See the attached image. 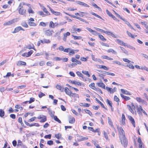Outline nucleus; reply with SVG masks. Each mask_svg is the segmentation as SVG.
Returning <instances> with one entry per match:
<instances>
[{
  "instance_id": "nucleus-1",
  "label": "nucleus",
  "mask_w": 148,
  "mask_h": 148,
  "mask_svg": "<svg viewBox=\"0 0 148 148\" xmlns=\"http://www.w3.org/2000/svg\"><path fill=\"white\" fill-rule=\"evenodd\" d=\"M119 137L120 140H121L122 138L125 137L124 131L121 127L119 128Z\"/></svg>"
},
{
  "instance_id": "nucleus-2",
  "label": "nucleus",
  "mask_w": 148,
  "mask_h": 148,
  "mask_svg": "<svg viewBox=\"0 0 148 148\" xmlns=\"http://www.w3.org/2000/svg\"><path fill=\"white\" fill-rule=\"evenodd\" d=\"M18 10L19 13L24 16H26V10L23 8L22 6H21L19 5L18 8Z\"/></svg>"
},
{
  "instance_id": "nucleus-3",
  "label": "nucleus",
  "mask_w": 148,
  "mask_h": 148,
  "mask_svg": "<svg viewBox=\"0 0 148 148\" xmlns=\"http://www.w3.org/2000/svg\"><path fill=\"white\" fill-rule=\"evenodd\" d=\"M122 145L125 147H127L128 142L126 137H125L124 138H122L121 140H120Z\"/></svg>"
},
{
  "instance_id": "nucleus-4",
  "label": "nucleus",
  "mask_w": 148,
  "mask_h": 148,
  "mask_svg": "<svg viewBox=\"0 0 148 148\" xmlns=\"http://www.w3.org/2000/svg\"><path fill=\"white\" fill-rule=\"evenodd\" d=\"M54 32L52 30L48 29L45 31V34L47 36H50L52 35V34L54 33Z\"/></svg>"
},
{
  "instance_id": "nucleus-5",
  "label": "nucleus",
  "mask_w": 148,
  "mask_h": 148,
  "mask_svg": "<svg viewBox=\"0 0 148 148\" xmlns=\"http://www.w3.org/2000/svg\"><path fill=\"white\" fill-rule=\"evenodd\" d=\"M136 100L137 101L140 103H141L143 104H144L145 105H147V102L144 100L142 99L141 98L139 97H136Z\"/></svg>"
},
{
  "instance_id": "nucleus-6",
  "label": "nucleus",
  "mask_w": 148,
  "mask_h": 148,
  "mask_svg": "<svg viewBox=\"0 0 148 148\" xmlns=\"http://www.w3.org/2000/svg\"><path fill=\"white\" fill-rule=\"evenodd\" d=\"M21 30L24 31L25 30L22 28L21 27L19 26L16 27L14 29V31L12 32L13 33H15L18 32Z\"/></svg>"
},
{
  "instance_id": "nucleus-7",
  "label": "nucleus",
  "mask_w": 148,
  "mask_h": 148,
  "mask_svg": "<svg viewBox=\"0 0 148 148\" xmlns=\"http://www.w3.org/2000/svg\"><path fill=\"white\" fill-rule=\"evenodd\" d=\"M75 2L78 4L83 6L85 7H89V6L87 4L80 1H76Z\"/></svg>"
},
{
  "instance_id": "nucleus-8",
  "label": "nucleus",
  "mask_w": 148,
  "mask_h": 148,
  "mask_svg": "<svg viewBox=\"0 0 148 148\" xmlns=\"http://www.w3.org/2000/svg\"><path fill=\"white\" fill-rule=\"evenodd\" d=\"M86 29L89 32H91L93 35H96L97 34L99 35V33H98L97 31L93 30L90 28L87 27L86 28Z\"/></svg>"
},
{
  "instance_id": "nucleus-9",
  "label": "nucleus",
  "mask_w": 148,
  "mask_h": 148,
  "mask_svg": "<svg viewBox=\"0 0 148 148\" xmlns=\"http://www.w3.org/2000/svg\"><path fill=\"white\" fill-rule=\"evenodd\" d=\"M128 118L130 121L131 122L132 124L134 127H135V121L134 118L130 116H128Z\"/></svg>"
},
{
  "instance_id": "nucleus-10",
  "label": "nucleus",
  "mask_w": 148,
  "mask_h": 148,
  "mask_svg": "<svg viewBox=\"0 0 148 148\" xmlns=\"http://www.w3.org/2000/svg\"><path fill=\"white\" fill-rule=\"evenodd\" d=\"M104 33L108 35L111 36L112 37L114 38H116V35L114 34L111 31L107 32L106 31H105Z\"/></svg>"
},
{
  "instance_id": "nucleus-11",
  "label": "nucleus",
  "mask_w": 148,
  "mask_h": 148,
  "mask_svg": "<svg viewBox=\"0 0 148 148\" xmlns=\"http://www.w3.org/2000/svg\"><path fill=\"white\" fill-rule=\"evenodd\" d=\"M14 20L13 19L11 20H10L9 21L7 22H5L4 23L3 25H10L12 24H13L14 22Z\"/></svg>"
},
{
  "instance_id": "nucleus-12",
  "label": "nucleus",
  "mask_w": 148,
  "mask_h": 148,
  "mask_svg": "<svg viewBox=\"0 0 148 148\" xmlns=\"http://www.w3.org/2000/svg\"><path fill=\"white\" fill-rule=\"evenodd\" d=\"M98 86L102 87L103 88L105 89V85L103 82H98L97 84Z\"/></svg>"
},
{
  "instance_id": "nucleus-13",
  "label": "nucleus",
  "mask_w": 148,
  "mask_h": 148,
  "mask_svg": "<svg viewBox=\"0 0 148 148\" xmlns=\"http://www.w3.org/2000/svg\"><path fill=\"white\" fill-rule=\"evenodd\" d=\"M40 41L42 43H49L50 42V41L49 39H46L44 38L42 40H40Z\"/></svg>"
},
{
  "instance_id": "nucleus-14",
  "label": "nucleus",
  "mask_w": 148,
  "mask_h": 148,
  "mask_svg": "<svg viewBox=\"0 0 148 148\" xmlns=\"http://www.w3.org/2000/svg\"><path fill=\"white\" fill-rule=\"evenodd\" d=\"M70 35V33L69 32H67L66 33L64 34V37L63 38V40L65 41L66 40V38L67 36H69Z\"/></svg>"
},
{
  "instance_id": "nucleus-15",
  "label": "nucleus",
  "mask_w": 148,
  "mask_h": 148,
  "mask_svg": "<svg viewBox=\"0 0 148 148\" xmlns=\"http://www.w3.org/2000/svg\"><path fill=\"white\" fill-rule=\"evenodd\" d=\"M95 100L99 103L101 105V106L103 107V108L106 110H107V108L105 107L103 103H102L98 99L96 98L95 99Z\"/></svg>"
},
{
  "instance_id": "nucleus-16",
  "label": "nucleus",
  "mask_w": 148,
  "mask_h": 148,
  "mask_svg": "<svg viewBox=\"0 0 148 148\" xmlns=\"http://www.w3.org/2000/svg\"><path fill=\"white\" fill-rule=\"evenodd\" d=\"M107 52L108 53H112L115 55H116L117 54V53L115 51L111 49H109L108 50Z\"/></svg>"
},
{
  "instance_id": "nucleus-17",
  "label": "nucleus",
  "mask_w": 148,
  "mask_h": 148,
  "mask_svg": "<svg viewBox=\"0 0 148 148\" xmlns=\"http://www.w3.org/2000/svg\"><path fill=\"white\" fill-rule=\"evenodd\" d=\"M136 108L137 111V112L139 113H141V112L143 110V109L142 107L140 106H139V107L137 106Z\"/></svg>"
},
{
  "instance_id": "nucleus-18",
  "label": "nucleus",
  "mask_w": 148,
  "mask_h": 148,
  "mask_svg": "<svg viewBox=\"0 0 148 148\" xmlns=\"http://www.w3.org/2000/svg\"><path fill=\"white\" fill-rule=\"evenodd\" d=\"M16 64L17 65H24L25 66L26 65V63L22 61H18L17 63Z\"/></svg>"
},
{
  "instance_id": "nucleus-19",
  "label": "nucleus",
  "mask_w": 148,
  "mask_h": 148,
  "mask_svg": "<svg viewBox=\"0 0 148 148\" xmlns=\"http://www.w3.org/2000/svg\"><path fill=\"white\" fill-rule=\"evenodd\" d=\"M56 87L58 89L60 90L61 92H63L64 91V88L61 86L60 85L58 84L56 86Z\"/></svg>"
},
{
  "instance_id": "nucleus-20",
  "label": "nucleus",
  "mask_w": 148,
  "mask_h": 148,
  "mask_svg": "<svg viewBox=\"0 0 148 148\" xmlns=\"http://www.w3.org/2000/svg\"><path fill=\"white\" fill-rule=\"evenodd\" d=\"M64 91L66 94L69 95L71 94V91L67 87H66L64 88Z\"/></svg>"
},
{
  "instance_id": "nucleus-21",
  "label": "nucleus",
  "mask_w": 148,
  "mask_h": 148,
  "mask_svg": "<svg viewBox=\"0 0 148 148\" xmlns=\"http://www.w3.org/2000/svg\"><path fill=\"white\" fill-rule=\"evenodd\" d=\"M125 116L123 114H122V124L123 125L125 124Z\"/></svg>"
},
{
  "instance_id": "nucleus-22",
  "label": "nucleus",
  "mask_w": 148,
  "mask_h": 148,
  "mask_svg": "<svg viewBox=\"0 0 148 148\" xmlns=\"http://www.w3.org/2000/svg\"><path fill=\"white\" fill-rule=\"evenodd\" d=\"M121 97H122L123 99H124L125 100L127 101L130 100V97L126 96H124L122 94H120Z\"/></svg>"
},
{
  "instance_id": "nucleus-23",
  "label": "nucleus",
  "mask_w": 148,
  "mask_h": 148,
  "mask_svg": "<svg viewBox=\"0 0 148 148\" xmlns=\"http://www.w3.org/2000/svg\"><path fill=\"white\" fill-rule=\"evenodd\" d=\"M119 47L121 49V50L124 53L127 55H128V52L126 50V49L121 46H120Z\"/></svg>"
},
{
  "instance_id": "nucleus-24",
  "label": "nucleus",
  "mask_w": 148,
  "mask_h": 148,
  "mask_svg": "<svg viewBox=\"0 0 148 148\" xmlns=\"http://www.w3.org/2000/svg\"><path fill=\"white\" fill-rule=\"evenodd\" d=\"M71 83L72 84H74L75 85H77L79 86H81V84L80 82H78V81H71Z\"/></svg>"
},
{
  "instance_id": "nucleus-25",
  "label": "nucleus",
  "mask_w": 148,
  "mask_h": 148,
  "mask_svg": "<svg viewBox=\"0 0 148 148\" xmlns=\"http://www.w3.org/2000/svg\"><path fill=\"white\" fill-rule=\"evenodd\" d=\"M108 122L109 124V125L112 127H113L114 126V125L113 124V123L111 121V119H110V118L109 117H108Z\"/></svg>"
},
{
  "instance_id": "nucleus-26",
  "label": "nucleus",
  "mask_w": 148,
  "mask_h": 148,
  "mask_svg": "<svg viewBox=\"0 0 148 148\" xmlns=\"http://www.w3.org/2000/svg\"><path fill=\"white\" fill-rule=\"evenodd\" d=\"M75 121V119L73 117L69 119V122L70 123H74Z\"/></svg>"
},
{
  "instance_id": "nucleus-27",
  "label": "nucleus",
  "mask_w": 148,
  "mask_h": 148,
  "mask_svg": "<svg viewBox=\"0 0 148 148\" xmlns=\"http://www.w3.org/2000/svg\"><path fill=\"white\" fill-rule=\"evenodd\" d=\"M121 91L124 94H125L127 95H130L129 92L126 90H124L123 89H121Z\"/></svg>"
},
{
  "instance_id": "nucleus-28",
  "label": "nucleus",
  "mask_w": 148,
  "mask_h": 148,
  "mask_svg": "<svg viewBox=\"0 0 148 148\" xmlns=\"http://www.w3.org/2000/svg\"><path fill=\"white\" fill-rule=\"evenodd\" d=\"M49 114H50L51 116L53 117L54 116V112L51 109H48Z\"/></svg>"
},
{
  "instance_id": "nucleus-29",
  "label": "nucleus",
  "mask_w": 148,
  "mask_h": 148,
  "mask_svg": "<svg viewBox=\"0 0 148 148\" xmlns=\"http://www.w3.org/2000/svg\"><path fill=\"white\" fill-rule=\"evenodd\" d=\"M91 14H92V15L95 16L96 17H97L98 18L101 19L103 20H104L101 16H100L96 14V13H94V12H91Z\"/></svg>"
},
{
  "instance_id": "nucleus-30",
  "label": "nucleus",
  "mask_w": 148,
  "mask_h": 148,
  "mask_svg": "<svg viewBox=\"0 0 148 148\" xmlns=\"http://www.w3.org/2000/svg\"><path fill=\"white\" fill-rule=\"evenodd\" d=\"M42 10L43 11L47 14L49 15L50 13L47 11L46 8L44 6H42Z\"/></svg>"
},
{
  "instance_id": "nucleus-31",
  "label": "nucleus",
  "mask_w": 148,
  "mask_h": 148,
  "mask_svg": "<svg viewBox=\"0 0 148 148\" xmlns=\"http://www.w3.org/2000/svg\"><path fill=\"white\" fill-rule=\"evenodd\" d=\"M98 36L99 38L102 41H105L106 40V39L104 38V37L101 35L99 34L98 35Z\"/></svg>"
},
{
  "instance_id": "nucleus-32",
  "label": "nucleus",
  "mask_w": 148,
  "mask_h": 148,
  "mask_svg": "<svg viewBox=\"0 0 148 148\" xmlns=\"http://www.w3.org/2000/svg\"><path fill=\"white\" fill-rule=\"evenodd\" d=\"M49 27L50 28H54L55 27L54 23L53 21H51L50 22L49 24Z\"/></svg>"
},
{
  "instance_id": "nucleus-33",
  "label": "nucleus",
  "mask_w": 148,
  "mask_h": 148,
  "mask_svg": "<svg viewBox=\"0 0 148 148\" xmlns=\"http://www.w3.org/2000/svg\"><path fill=\"white\" fill-rule=\"evenodd\" d=\"M76 74L78 76L81 77L83 79H84L83 75L80 72L78 71L77 72H76Z\"/></svg>"
},
{
  "instance_id": "nucleus-34",
  "label": "nucleus",
  "mask_w": 148,
  "mask_h": 148,
  "mask_svg": "<svg viewBox=\"0 0 148 148\" xmlns=\"http://www.w3.org/2000/svg\"><path fill=\"white\" fill-rule=\"evenodd\" d=\"M114 12H115V14L116 15V16H117L119 18H120V19H121V20H122L123 21H125V18H122L120 15H119V14H118L116 12H115V11H114Z\"/></svg>"
},
{
  "instance_id": "nucleus-35",
  "label": "nucleus",
  "mask_w": 148,
  "mask_h": 148,
  "mask_svg": "<svg viewBox=\"0 0 148 148\" xmlns=\"http://www.w3.org/2000/svg\"><path fill=\"white\" fill-rule=\"evenodd\" d=\"M99 68L101 69H103L107 71L109 69V68L106 66L103 65H99Z\"/></svg>"
},
{
  "instance_id": "nucleus-36",
  "label": "nucleus",
  "mask_w": 148,
  "mask_h": 148,
  "mask_svg": "<svg viewBox=\"0 0 148 148\" xmlns=\"http://www.w3.org/2000/svg\"><path fill=\"white\" fill-rule=\"evenodd\" d=\"M28 23L30 26H36V23L32 22L29 21Z\"/></svg>"
},
{
  "instance_id": "nucleus-37",
  "label": "nucleus",
  "mask_w": 148,
  "mask_h": 148,
  "mask_svg": "<svg viewBox=\"0 0 148 148\" xmlns=\"http://www.w3.org/2000/svg\"><path fill=\"white\" fill-rule=\"evenodd\" d=\"M52 13L56 16H60L61 15V14L60 12L55 11L54 10H53V12H52Z\"/></svg>"
},
{
  "instance_id": "nucleus-38",
  "label": "nucleus",
  "mask_w": 148,
  "mask_h": 148,
  "mask_svg": "<svg viewBox=\"0 0 148 148\" xmlns=\"http://www.w3.org/2000/svg\"><path fill=\"white\" fill-rule=\"evenodd\" d=\"M21 25L23 27L26 28L27 27H28L27 24L25 22L21 23Z\"/></svg>"
},
{
  "instance_id": "nucleus-39",
  "label": "nucleus",
  "mask_w": 148,
  "mask_h": 148,
  "mask_svg": "<svg viewBox=\"0 0 148 148\" xmlns=\"http://www.w3.org/2000/svg\"><path fill=\"white\" fill-rule=\"evenodd\" d=\"M5 114L4 112L2 109H0V116L2 117L4 116Z\"/></svg>"
},
{
  "instance_id": "nucleus-40",
  "label": "nucleus",
  "mask_w": 148,
  "mask_h": 148,
  "mask_svg": "<svg viewBox=\"0 0 148 148\" xmlns=\"http://www.w3.org/2000/svg\"><path fill=\"white\" fill-rule=\"evenodd\" d=\"M82 72L83 73L86 75L88 77H90V75L88 71H82Z\"/></svg>"
},
{
  "instance_id": "nucleus-41",
  "label": "nucleus",
  "mask_w": 148,
  "mask_h": 148,
  "mask_svg": "<svg viewBox=\"0 0 148 148\" xmlns=\"http://www.w3.org/2000/svg\"><path fill=\"white\" fill-rule=\"evenodd\" d=\"M53 119H54V120L58 122L59 123H61V121H60V120L57 117L55 116H54V117H53Z\"/></svg>"
},
{
  "instance_id": "nucleus-42",
  "label": "nucleus",
  "mask_w": 148,
  "mask_h": 148,
  "mask_svg": "<svg viewBox=\"0 0 148 148\" xmlns=\"http://www.w3.org/2000/svg\"><path fill=\"white\" fill-rule=\"evenodd\" d=\"M140 69L145 70L148 72V68L145 66H141Z\"/></svg>"
},
{
  "instance_id": "nucleus-43",
  "label": "nucleus",
  "mask_w": 148,
  "mask_h": 148,
  "mask_svg": "<svg viewBox=\"0 0 148 148\" xmlns=\"http://www.w3.org/2000/svg\"><path fill=\"white\" fill-rule=\"evenodd\" d=\"M34 47V45L32 44V45H28L27 46L26 48H27L28 49H34V50H35L34 48L33 47Z\"/></svg>"
},
{
  "instance_id": "nucleus-44",
  "label": "nucleus",
  "mask_w": 148,
  "mask_h": 148,
  "mask_svg": "<svg viewBox=\"0 0 148 148\" xmlns=\"http://www.w3.org/2000/svg\"><path fill=\"white\" fill-rule=\"evenodd\" d=\"M55 136L58 139H59L61 137V135L60 133H58L57 134H55Z\"/></svg>"
},
{
  "instance_id": "nucleus-45",
  "label": "nucleus",
  "mask_w": 148,
  "mask_h": 148,
  "mask_svg": "<svg viewBox=\"0 0 148 148\" xmlns=\"http://www.w3.org/2000/svg\"><path fill=\"white\" fill-rule=\"evenodd\" d=\"M127 107L128 108L129 110L132 113H134V112L133 110L132 109V108L131 107V106L129 105H127Z\"/></svg>"
},
{
  "instance_id": "nucleus-46",
  "label": "nucleus",
  "mask_w": 148,
  "mask_h": 148,
  "mask_svg": "<svg viewBox=\"0 0 148 148\" xmlns=\"http://www.w3.org/2000/svg\"><path fill=\"white\" fill-rule=\"evenodd\" d=\"M88 138L87 137H83L81 138L78 140V141L80 142L83 140H86L88 139Z\"/></svg>"
},
{
  "instance_id": "nucleus-47",
  "label": "nucleus",
  "mask_w": 148,
  "mask_h": 148,
  "mask_svg": "<svg viewBox=\"0 0 148 148\" xmlns=\"http://www.w3.org/2000/svg\"><path fill=\"white\" fill-rule=\"evenodd\" d=\"M106 89L108 92H109L110 93H112V89L111 88H110L106 86Z\"/></svg>"
},
{
  "instance_id": "nucleus-48",
  "label": "nucleus",
  "mask_w": 148,
  "mask_h": 148,
  "mask_svg": "<svg viewBox=\"0 0 148 148\" xmlns=\"http://www.w3.org/2000/svg\"><path fill=\"white\" fill-rule=\"evenodd\" d=\"M84 111L86 113L89 114L90 116H91L92 115L91 112L89 110H84Z\"/></svg>"
},
{
  "instance_id": "nucleus-49",
  "label": "nucleus",
  "mask_w": 148,
  "mask_h": 148,
  "mask_svg": "<svg viewBox=\"0 0 148 148\" xmlns=\"http://www.w3.org/2000/svg\"><path fill=\"white\" fill-rule=\"evenodd\" d=\"M116 41L119 43L120 45H122V43L123 41L119 40V39H116Z\"/></svg>"
},
{
  "instance_id": "nucleus-50",
  "label": "nucleus",
  "mask_w": 148,
  "mask_h": 148,
  "mask_svg": "<svg viewBox=\"0 0 148 148\" xmlns=\"http://www.w3.org/2000/svg\"><path fill=\"white\" fill-rule=\"evenodd\" d=\"M38 13L40 15L42 16H46V15L42 11H38Z\"/></svg>"
},
{
  "instance_id": "nucleus-51",
  "label": "nucleus",
  "mask_w": 148,
  "mask_h": 148,
  "mask_svg": "<svg viewBox=\"0 0 148 148\" xmlns=\"http://www.w3.org/2000/svg\"><path fill=\"white\" fill-rule=\"evenodd\" d=\"M128 67L130 69H134V66L132 64H130L129 65H127L126 66V67Z\"/></svg>"
},
{
  "instance_id": "nucleus-52",
  "label": "nucleus",
  "mask_w": 148,
  "mask_h": 148,
  "mask_svg": "<svg viewBox=\"0 0 148 148\" xmlns=\"http://www.w3.org/2000/svg\"><path fill=\"white\" fill-rule=\"evenodd\" d=\"M28 11L29 13L34 14V12L32 9L31 7L29 8Z\"/></svg>"
},
{
  "instance_id": "nucleus-53",
  "label": "nucleus",
  "mask_w": 148,
  "mask_h": 148,
  "mask_svg": "<svg viewBox=\"0 0 148 148\" xmlns=\"http://www.w3.org/2000/svg\"><path fill=\"white\" fill-rule=\"evenodd\" d=\"M73 36L75 40L79 39L82 38V37L80 36H74L73 35Z\"/></svg>"
},
{
  "instance_id": "nucleus-54",
  "label": "nucleus",
  "mask_w": 148,
  "mask_h": 148,
  "mask_svg": "<svg viewBox=\"0 0 148 148\" xmlns=\"http://www.w3.org/2000/svg\"><path fill=\"white\" fill-rule=\"evenodd\" d=\"M106 12L108 15L110 17H111L113 15L108 10H106Z\"/></svg>"
},
{
  "instance_id": "nucleus-55",
  "label": "nucleus",
  "mask_w": 148,
  "mask_h": 148,
  "mask_svg": "<svg viewBox=\"0 0 148 148\" xmlns=\"http://www.w3.org/2000/svg\"><path fill=\"white\" fill-rule=\"evenodd\" d=\"M106 101L107 103L110 106H111L112 105V102L110 101L108 99H107Z\"/></svg>"
},
{
  "instance_id": "nucleus-56",
  "label": "nucleus",
  "mask_w": 148,
  "mask_h": 148,
  "mask_svg": "<svg viewBox=\"0 0 148 148\" xmlns=\"http://www.w3.org/2000/svg\"><path fill=\"white\" fill-rule=\"evenodd\" d=\"M47 144L49 145H51L53 144V141L51 140H49L47 141Z\"/></svg>"
},
{
  "instance_id": "nucleus-57",
  "label": "nucleus",
  "mask_w": 148,
  "mask_h": 148,
  "mask_svg": "<svg viewBox=\"0 0 148 148\" xmlns=\"http://www.w3.org/2000/svg\"><path fill=\"white\" fill-rule=\"evenodd\" d=\"M127 34H128V35L130 37H132V38H134V36H133V35H132V34L130 32H128V31H127Z\"/></svg>"
},
{
  "instance_id": "nucleus-58",
  "label": "nucleus",
  "mask_w": 148,
  "mask_h": 148,
  "mask_svg": "<svg viewBox=\"0 0 148 148\" xmlns=\"http://www.w3.org/2000/svg\"><path fill=\"white\" fill-rule=\"evenodd\" d=\"M69 53L70 55H72L75 54V52L74 51V50L73 49H71Z\"/></svg>"
},
{
  "instance_id": "nucleus-59",
  "label": "nucleus",
  "mask_w": 148,
  "mask_h": 148,
  "mask_svg": "<svg viewBox=\"0 0 148 148\" xmlns=\"http://www.w3.org/2000/svg\"><path fill=\"white\" fill-rule=\"evenodd\" d=\"M104 135L105 138L108 140V137L107 133L104 131H103Z\"/></svg>"
},
{
  "instance_id": "nucleus-60",
  "label": "nucleus",
  "mask_w": 148,
  "mask_h": 148,
  "mask_svg": "<svg viewBox=\"0 0 148 148\" xmlns=\"http://www.w3.org/2000/svg\"><path fill=\"white\" fill-rule=\"evenodd\" d=\"M95 84L94 83H92L89 85V87L92 89H94V87H95Z\"/></svg>"
},
{
  "instance_id": "nucleus-61",
  "label": "nucleus",
  "mask_w": 148,
  "mask_h": 148,
  "mask_svg": "<svg viewBox=\"0 0 148 148\" xmlns=\"http://www.w3.org/2000/svg\"><path fill=\"white\" fill-rule=\"evenodd\" d=\"M42 119H41L40 121V122L41 123L44 122L47 120V118L46 116H45V117H44Z\"/></svg>"
},
{
  "instance_id": "nucleus-62",
  "label": "nucleus",
  "mask_w": 148,
  "mask_h": 148,
  "mask_svg": "<svg viewBox=\"0 0 148 148\" xmlns=\"http://www.w3.org/2000/svg\"><path fill=\"white\" fill-rule=\"evenodd\" d=\"M35 101V99L34 98H30L29 101V103H31L32 102H34Z\"/></svg>"
},
{
  "instance_id": "nucleus-63",
  "label": "nucleus",
  "mask_w": 148,
  "mask_h": 148,
  "mask_svg": "<svg viewBox=\"0 0 148 148\" xmlns=\"http://www.w3.org/2000/svg\"><path fill=\"white\" fill-rule=\"evenodd\" d=\"M51 134H49L48 135H46L45 136L44 138H45L51 139Z\"/></svg>"
},
{
  "instance_id": "nucleus-64",
  "label": "nucleus",
  "mask_w": 148,
  "mask_h": 148,
  "mask_svg": "<svg viewBox=\"0 0 148 148\" xmlns=\"http://www.w3.org/2000/svg\"><path fill=\"white\" fill-rule=\"evenodd\" d=\"M36 118L35 117H32V118H31L30 119H29L28 120V121L29 122H32L34 121V120L35 119H36Z\"/></svg>"
}]
</instances>
